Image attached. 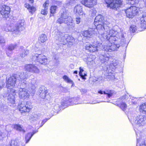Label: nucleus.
Returning a JSON list of instances; mask_svg holds the SVG:
<instances>
[{"instance_id":"nucleus-44","label":"nucleus","mask_w":146,"mask_h":146,"mask_svg":"<svg viewBox=\"0 0 146 146\" xmlns=\"http://www.w3.org/2000/svg\"><path fill=\"white\" fill-rule=\"evenodd\" d=\"M127 116L131 122L133 120H134L133 115V114H131L130 112H129L128 113Z\"/></svg>"},{"instance_id":"nucleus-10","label":"nucleus","mask_w":146,"mask_h":146,"mask_svg":"<svg viewBox=\"0 0 146 146\" xmlns=\"http://www.w3.org/2000/svg\"><path fill=\"white\" fill-rule=\"evenodd\" d=\"M135 125L136 127L143 126L146 125V116L138 115L134 120Z\"/></svg>"},{"instance_id":"nucleus-22","label":"nucleus","mask_w":146,"mask_h":146,"mask_svg":"<svg viewBox=\"0 0 146 146\" xmlns=\"http://www.w3.org/2000/svg\"><path fill=\"white\" fill-rule=\"evenodd\" d=\"M118 101L120 102H125L126 101L127 102L131 101L132 103L135 104L136 102L132 101V99H131V97L128 95H125L122 96L121 98L118 100Z\"/></svg>"},{"instance_id":"nucleus-27","label":"nucleus","mask_w":146,"mask_h":146,"mask_svg":"<svg viewBox=\"0 0 146 146\" xmlns=\"http://www.w3.org/2000/svg\"><path fill=\"white\" fill-rule=\"evenodd\" d=\"M40 115L39 114H33L30 115L29 119L31 122L37 121L40 118Z\"/></svg>"},{"instance_id":"nucleus-15","label":"nucleus","mask_w":146,"mask_h":146,"mask_svg":"<svg viewBox=\"0 0 146 146\" xmlns=\"http://www.w3.org/2000/svg\"><path fill=\"white\" fill-rule=\"evenodd\" d=\"M10 8L8 6L4 5L1 6L0 7V12L3 18H5L6 20H8Z\"/></svg>"},{"instance_id":"nucleus-29","label":"nucleus","mask_w":146,"mask_h":146,"mask_svg":"<svg viewBox=\"0 0 146 146\" xmlns=\"http://www.w3.org/2000/svg\"><path fill=\"white\" fill-rule=\"evenodd\" d=\"M16 44H12L9 45L8 47L7 50V51L6 54L9 56H10L12 53V51L14 50L16 47Z\"/></svg>"},{"instance_id":"nucleus-30","label":"nucleus","mask_w":146,"mask_h":146,"mask_svg":"<svg viewBox=\"0 0 146 146\" xmlns=\"http://www.w3.org/2000/svg\"><path fill=\"white\" fill-rule=\"evenodd\" d=\"M24 48L22 47L20 49V51L21 52L20 53V56L22 58L25 57L29 54V50L23 49Z\"/></svg>"},{"instance_id":"nucleus-20","label":"nucleus","mask_w":146,"mask_h":146,"mask_svg":"<svg viewBox=\"0 0 146 146\" xmlns=\"http://www.w3.org/2000/svg\"><path fill=\"white\" fill-rule=\"evenodd\" d=\"M18 108L21 113L29 112L31 108L30 106L29 107L27 105H25L21 104L18 106Z\"/></svg>"},{"instance_id":"nucleus-19","label":"nucleus","mask_w":146,"mask_h":146,"mask_svg":"<svg viewBox=\"0 0 146 146\" xmlns=\"http://www.w3.org/2000/svg\"><path fill=\"white\" fill-rule=\"evenodd\" d=\"M21 141L18 138L13 139L9 142L6 146H20Z\"/></svg>"},{"instance_id":"nucleus-51","label":"nucleus","mask_w":146,"mask_h":146,"mask_svg":"<svg viewBox=\"0 0 146 146\" xmlns=\"http://www.w3.org/2000/svg\"><path fill=\"white\" fill-rule=\"evenodd\" d=\"M80 76L83 79H85V77L87 76L86 73L84 72H83L82 73V74H80Z\"/></svg>"},{"instance_id":"nucleus-13","label":"nucleus","mask_w":146,"mask_h":146,"mask_svg":"<svg viewBox=\"0 0 146 146\" xmlns=\"http://www.w3.org/2000/svg\"><path fill=\"white\" fill-rule=\"evenodd\" d=\"M32 59L33 60L37 61L41 64H45L48 63L47 57L42 54H36L34 56Z\"/></svg>"},{"instance_id":"nucleus-62","label":"nucleus","mask_w":146,"mask_h":146,"mask_svg":"<svg viewBox=\"0 0 146 146\" xmlns=\"http://www.w3.org/2000/svg\"><path fill=\"white\" fill-rule=\"evenodd\" d=\"M69 83H70L72 84V86H74V84L72 81V82H70Z\"/></svg>"},{"instance_id":"nucleus-52","label":"nucleus","mask_w":146,"mask_h":146,"mask_svg":"<svg viewBox=\"0 0 146 146\" xmlns=\"http://www.w3.org/2000/svg\"><path fill=\"white\" fill-rule=\"evenodd\" d=\"M137 136V145L138 144H139V141H140V140H141V139L139 138V137H138V133H136Z\"/></svg>"},{"instance_id":"nucleus-11","label":"nucleus","mask_w":146,"mask_h":146,"mask_svg":"<svg viewBox=\"0 0 146 146\" xmlns=\"http://www.w3.org/2000/svg\"><path fill=\"white\" fill-rule=\"evenodd\" d=\"M79 98H67L65 100H63L61 102V105L63 107H65L68 105H73L78 104V102Z\"/></svg>"},{"instance_id":"nucleus-31","label":"nucleus","mask_w":146,"mask_h":146,"mask_svg":"<svg viewBox=\"0 0 146 146\" xmlns=\"http://www.w3.org/2000/svg\"><path fill=\"white\" fill-rule=\"evenodd\" d=\"M58 8V7L55 5H52L50 7V17L53 16L56 13Z\"/></svg>"},{"instance_id":"nucleus-8","label":"nucleus","mask_w":146,"mask_h":146,"mask_svg":"<svg viewBox=\"0 0 146 146\" xmlns=\"http://www.w3.org/2000/svg\"><path fill=\"white\" fill-rule=\"evenodd\" d=\"M125 11L128 17L133 18L138 13L139 9L135 6H131L125 10Z\"/></svg>"},{"instance_id":"nucleus-57","label":"nucleus","mask_w":146,"mask_h":146,"mask_svg":"<svg viewBox=\"0 0 146 146\" xmlns=\"http://www.w3.org/2000/svg\"><path fill=\"white\" fill-rule=\"evenodd\" d=\"M140 146H146V145L145 144L144 141H142V143L140 144Z\"/></svg>"},{"instance_id":"nucleus-60","label":"nucleus","mask_w":146,"mask_h":146,"mask_svg":"<svg viewBox=\"0 0 146 146\" xmlns=\"http://www.w3.org/2000/svg\"><path fill=\"white\" fill-rule=\"evenodd\" d=\"M59 108V105H56L54 106V109H56V110H58L59 109H58L57 108V107Z\"/></svg>"},{"instance_id":"nucleus-2","label":"nucleus","mask_w":146,"mask_h":146,"mask_svg":"<svg viewBox=\"0 0 146 146\" xmlns=\"http://www.w3.org/2000/svg\"><path fill=\"white\" fill-rule=\"evenodd\" d=\"M19 90V97L23 99H27L30 94H34L36 87V81L34 79L29 80L27 83L24 82L20 85Z\"/></svg>"},{"instance_id":"nucleus-38","label":"nucleus","mask_w":146,"mask_h":146,"mask_svg":"<svg viewBox=\"0 0 146 146\" xmlns=\"http://www.w3.org/2000/svg\"><path fill=\"white\" fill-rule=\"evenodd\" d=\"M117 106H119L123 111H125L127 107V104L124 102H121L120 104H117Z\"/></svg>"},{"instance_id":"nucleus-37","label":"nucleus","mask_w":146,"mask_h":146,"mask_svg":"<svg viewBox=\"0 0 146 146\" xmlns=\"http://www.w3.org/2000/svg\"><path fill=\"white\" fill-rule=\"evenodd\" d=\"M113 92L112 90H106L104 91V94L107 95V97L110 98L112 96Z\"/></svg>"},{"instance_id":"nucleus-21","label":"nucleus","mask_w":146,"mask_h":146,"mask_svg":"<svg viewBox=\"0 0 146 146\" xmlns=\"http://www.w3.org/2000/svg\"><path fill=\"white\" fill-rule=\"evenodd\" d=\"M14 74L17 75L16 78L17 80L21 82L23 81L27 76L26 73L23 72Z\"/></svg>"},{"instance_id":"nucleus-53","label":"nucleus","mask_w":146,"mask_h":146,"mask_svg":"<svg viewBox=\"0 0 146 146\" xmlns=\"http://www.w3.org/2000/svg\"><path fill=\"white\" fill-rule=\"evenodd\" d=\"M76 23L77 24H79L80 23L81 21V19L79 17H77L76 18Z\"/></svg>"},{"instance_id":"nucleus-3","label":"nucleus","mask_w":146,"mask_h":146,"mask_svg":"<svg viewBox=\"0 0 146 146\" xmlns=\"http://www.w3.org/2000/svg\"><path fill=\"white\" fill-rule=\"evenodd\" d=\"M126 34L125 33V34L124 35V37L125 39V41H123L121 40L120 39L117 37L116 35L113 37H114L115 40H114V39H111L110 40V37H109L108 39H107L106 44H108L106 45H104V50L107 52H111L112 51H115L117 50L119 47L120 46L119 44H116V43H113V41H115L117 40V38L118 39V41L120 42V44L121 45H124L126 44L125 36Z\"/></svg>"},{"instance_id":"nucleus-58","label":"nucleus","mask_w":146,"mask_h":146,"mask_svg":"<svg viewBox=\"0 0 146 146\" xmlns=\"http://www.w3.org/2000/svg\"><path fill=\"white\" fill-rule=\"evenodd\" d=\"M4 65L3 64H0V70H1L4 68Z\"/></svg>"},{"instance_id":"nucleus-61","label":"nucleus","mask_w":146,"mask_h":146,"mask_svg":"<svg viewBox=\"0 0 146 146\" xmlns=\"http://www.w3.org/2000/svg\"><path fill=\"white\" fill-rule=\"evenodd\" d=\"M29 3H33L34 2V0H29Z\"/></svg>"},{"instance_id":"nucleus-1","label":"nucleus","mask_w":146,"mask_h":146,"mask_svg":"<svg viewBox=\"0 0 146 146\" xmlns=\"http://www.w3.org/2000/svg\"><path fill=\"white\" fill-rule=\"evenodd\" d=\"M97 25L94 24L96 27V30L98 31V33L100 34L101 36L104 38L108 39H114L115 40L114 37H113L116 35V37L120 39L121 40L125 41V39L124 37L125 33L123 31H121L120 33H118L116 31L112 29L110 30L109 26H107L104 23L103 24L97 23Z\"/></svg>"},{"instance_id":"nucleus-47","label":"nucleus","mask_w":146,"mask_h":146,"mask_svg":"<svg viewBox=\"0 0 146 146\" xmlns=\"http://www.w3.org/2000/svg\"><path fill=\"white\" fill-rule=\"evenodd\" d=\"M48 8H44L42 9L41 11V13L44 15H46L48 13Z\"/></svg>"},{"instance_id":"nucleus-14","label":"nucleus","mask_w":146,"mask_h":146,"mask_svg":"<svg viewBox=\"0 0 146 146\" xmlns=\"http://www.w3.org/2000/svg\"><path fill=\"white\" fill-rule=\"evenodd\" d=\"M8 93L4 94L3 96L7 97V99L11 104L15 103V96L16 95V90L15 89L8 90Z\"/></svg>"},{"instance_id":"nucleus-42","label":"nucleus","mask_w":146,"mask_h":146,"mask_svg":"<svg viewBox=\"0 0 146 146\" xmlns=\"http://www.w3.org/2000/svg\"><path fill=\"white\" fill-rule=\"evenodd\" d=\"M137 30V27L135 25H131L130 28V30L133 33L135 32Z\"/></svg>"},{"instance_id":"nucleus-4","label":"nucleus","mask_w":146,"mask_h":146,"mask_svg":"<svg viewBox=\"0 0 146 146\" xmlns=\"http://www.w3.org/2000/svg\"><path fill=\"white\" fill-rule=\"evenodd\" d=\"M25 21L20 20L16 23L11 25H7L5 26L3 30L6 32L12 31L16 35H19L21 32L25 29Z\"/></svg>"},{"instance_id":"nucleus-41","label":"nucleus","mask_w":146,"mask_h":146,"mask_svg":"<svg viewBox=\"0 0 146 146\" xmlns=\"http://www.w3.org/2000/svg\"><path fill=\"white\" fill-rule=\"evenodd\" d=\"M72 21V20L70 22V21H68V23H66V24H67L70 29H73L74 28V27L75 24L73 23Z\"/></svg>"},{"instance_id":"nucleus-40","label":"nucleus","mask_w":146,"mask_h":146,"mask_svg":"<svg viewBox=\"0 0 146 146\" xmlns=\"http://www.w3.org/2000/svg\"><path fill=\"white\" fill-rule=\"evenodd\" d=\"M62 78L67 83H69L70 82H72V80L66 75H64Z\"/></svg>"},{"instance_id":"nucleus-17","label":"nucleus","mask_w":146,"mask_h":146,"mask_svg":"<svg viewBox=\"0 0 146 146\" xmlns=\"http://www.w3.org/2000/svg\"><path fill=\"white\" fill-rule=\"evenodd\" d=\"M99 44L97 42H94L92 44H87L86 46V49L90 52H94L98 50Z\"/></svg>"},{"instance_id":"nucleus-39","label":"nucleus","mask_w":146,"mask_h":146,"mask_svg":"<svg viewBox=\"0 0 146 146\" xmlns=\"http://www.w3.org/2000/svg\"><path fill=\"white\" fill-rule=\"evenodd\" d=\"M92 56V55H90L89 57L87 58L86 62L88 64H90L91 63V64L93 63V60H94V58Z\"/></svg>"},{"instance_id":"nucleus-49","label":"nucleus","mask_w":146,"mask_h":146,"mask_svg":"<svg viewBox=\"0 0 146 146\" xmlns=\"http://www.w3.org/2000/svg\"><path fill=\"white\" fill-rule=\"evenodd\" d=\"M7 108L6 106H4L2 103L0 104V110L1 111H4L5 109Z\"/></svg>"},{"instance_id":"nucleus-9","label":"nucleus","mask_w":146,"mask_h":146,"mask_svg":"<svg viewBox=\"0 0 146 146\" xmlns=\"http://www.w3.org/2000/svg\"><path fill=\"white\" fill-rule=\"evenodd\" d=\"M107 4L108 7L116 10L117 8L120 7L122 1L121 0H105Z\"/></svg>"},{"instance_id":"nucleus-46","label":"nucleus","mask_w":146,"mask_h":146,"mask_svg":"<svg viewBox=\"0 0 146 146\" xmlns=\"http://www.w3.org/2000/svg\"><path fill=\"white\" fill-rule=\"evenodd\" d=\"M5 81L4 80H0V90L2 89L5 85Z\"/></svg>"},{"instance_id":"nucleus-33","label":"nucleus","mask_w":146,"mask_h":146,"mask_svg":"<svg viewBox=\"0 0 146 146\" xmlns=\"http://www.w3.org/2000/svg\"><path fill=\"white\" fill-rule=\"evenodd\" d=\"M13 127L17 130L22 132L23 133L25 132V130L23 128V127L19 124H15L13 125Z\"/></svg>"},{"instance_id":"nucleus-59","label":"nucleus","mask_w":146,"mask_h":146,"mask_svg":"<svg viewBox=\"0 0 146 146\" xmlns=\"http://www.w3.org/2000/svg\"><path fill=\"white\" fill-rule=\"evenodd\" d=\"M98 93L100 94H102L104 93V91L102 90H100L98 92Z\"/></svg>"},{"instance_id":"nucleus-6","label":"nucleus","mask_w":146,"mask_h":146,"mask_svg":"<svg viewBox=\"0 0 146 146\" xmlns=\"http://www.w3.org/2000/svg\"><path fill=\"white\" fill-rule=\"evenodd\" d=\"M100 58L101 62L105 63L107 66H109L111 69H115L118 64V62L116 60H113L112 63H110L112 59L108 54H101L100 55Z\"/></svg>"},{"instance_id":"nucleus-7","label":"nucleus","mask_w":146,"mask_h":146,"mask_svg":"<svg viewBox=\"0 0 146 146\" xmlns=\"http://www.w3.org/2000/svg\"><path fill=\"white\" fill-rule=\"evenodd\" d=\"M72 20V18L70 16H68V13L66 11H63L61 12V15L60 18H59L57 20V22L60 24L62 23H68V21L71 22Z\"/></svg>"},{"instance_id":"nucleus-23","label":"nucleus","mask_w":146,"mask_h":146,"mask_svg":"<svg viewBox=\"0 0 146 146\" xmlns=\"http://www.w3.org/2000/svg\"><path fill=\"white\" fill-rule=\"evenodd\" d=\"M74 11L79 15H83L84 14V12L82 7L80 4L77 5L74 8Z\"/></svg>"},{"instance_id":"nucleus-28","label":"nucleus","mask_w":146,"mask_h":146,"mask_svg":"<svg viewBox=\"0 0 146 146\" xmlns=\"http://www.w3.org/2000/svg\"><path fill=\"white\" fill-rule=\"evenodd\" d=\"M36 132V131H33L32 133H28L27 134L25 137L26 143H27L29 142L32 137Z\"/></svg>"},{"instance_id":"nucleus-5","label":"nucleus","mask_w":146,"mask_h":146,"mask_svg":"<svg viewBox=\"0 0 146 146\" xmlns=\"http://www.w3.org/2000/svg\"><path fill=\"white\" fill-rule=\"evenodd\" d=\"M55 34L58 37V39L60 42H63L64 45L67 42L70 45H72L75 43V39L71 36L62 33L59 31H56Z\"/></svg>"},{"instance_id":"nucleus-48","label":"nucleus","mask_w":146,"mask_h":146,"mask_svg":"<svg viewBox=\"0 0 146 146\" xmlns=\"http://www.w3.org/2000/svg\"><path fill=\"white\" fill-rule=\"evenodd\" d=\"M6 136L5 133L0 132V140H3Z\"/></svg>"},{"instance_id":"nucleus-34","label":"nucleus","mask_w":146,"mask_h":146,"mask_svg":"<svg viewBox=\"0 0 146 146\" xmlns=\"http://www.w3.org/2000/svg\"><path fill=\"white\" fill-rule=\"evenodd\" d=\"M47 40V38L46 35L41 34L38 38L39 41L42 43H44Z\"/></svg>"},{"instance_id":"nucleus-56","label":"nucleus","mask_w":146,"mask_h":146,"mask_svg":"<svg viewBox=\"0 0 146 146\" xmlns=\"http://www.w3.org/2000/svg\"><path fill=\"white\" fill-rule=\"evenodd\" d=\"M80 91V92L82 93V94L85 93L87 91L85 89H81Z\"/></svg>"},{"instance_id":"nucleus-25","label":"nucleus","mask_w":146,"mask_h":146,"mask_svg":"<svg viewBox=\"0 0 146 146\" xmlns=\"http://www.w3.org/2000/svg\"><path fill=\"white\" fill-rule=\"evenodd\" d=\"M47 92L46 89L44 86H42L39 89V93L40 96L42 98H45Z\"/></svg>"},{"instance_id":"nucleus-45","label":"nucleus","mask_w":146,"mask_h":146,"mask_svg":"<svg viewBox=\"0 0 146 146\" xmlns=\"http://www.w3.org/2000/svg\"><path fill=\"white\" fill-rule=\"evenodd\" d=\"M76 0H67L66 1L67 5H71L76 3Z\"/></svg>"},{"instance_id":"nucleus-55","label":"nucleus","mask_w":146,"mask_h":146,"mask_svg":"<svg viewBox=\"0 0 146 146\" xmlns=\"http://www.w3.org/2000/svg\"><path fill=\"white\" fill-rule=\"evenodd\" d=\"M79 69L80 70V72H79V75L82 74V73L83 72H84V70L83 69V68H82L81 67H80Z\"/></svg>"},{"instance_id":"nucleus-36","label":"nucleus","mask_w":146,"mask_h":146,"mask_svg":"<svg viewBox=\"0 0 146 146\" xmlns=\"http://www.w3.org/2000/svg\"><path fill=\"white\" fill-rule=\"evenodd\" d=\"M139 111L141 112L145 113L146 112V102L143 104L139 106Z\"/></svg>"},{"instance_id":"nucleus-32","label":"nucleus","mask_w":146,"mask_h":146,"mask_svg":"<svg viewBox=\"0 0 146 146\" xmlns=\"http://www.w3.org/2000/svg\"><path fill=\"white\" fill-rule=\"evenodd\" d=\"M141 25L143 28H146V15H143L141 18Z\"/></svg>"},{"instance_id":"nucleus-35","label":"nucleus","mask_w":146,"mask_h":146,"mask_svg":"<svg viewBox=\"0 0 146 146\" xmlns=\"http://www.w3.org/2000/svg\"><path fill=\"white\" fill-rule=\"evenodd\" d=\"M25 7L27 8L29 11V12L31 13L35 12L36 10V9L33 7L31 6L28 3H26L25 4Z\"/></svg>"},{"instance_id":"nucleus-12","label":"nucleus","mask_w":146,"mask_h":146,"mask_svg":"<svg viewBox=\"0 0 146 146\" xmlns=\"http://www.w3.org/2000/svg\"><path fill=\"white\" fill-rule=\"evenodd\" d=\"M16 76L17 75L13 74L7 80L6 87L8 90L14 89L13 88L15 86V84L17 80Z\"/></svg>"},{"instance_id":"nucleus-43","label":"nucleus","mask_w":146,"mask_h":146,"mask_svg":"<svg viewBox=\"0 0 146 146\" xmlns=\"http://www.w3.org/2000/svg\"><path fill=\"white\" fill-rule=\"evenodd\" d=\"M5 39L2 36H0V46H3L5 43Z\"/></svg>"},{"instance_id":"nucleus-24","label":"nucleus","mask_w":146,"mask_h":146,"mask_svg":"<svg viewBox=\"0 0 146 146\" xmlns=\"http://www.w3.org/2000/svg\"><path fill=\"white\" fill-rule=\"evenodd\" d=\"M95 31L92 30H88L83 32V35L87 38H90L93 36L95 34Z\"/></svg>"},{"instance_id":"nucleus-50","label":"nucleus","mask_w":146,"mask_h":146,"mask_svg":"<svg viewBox=\"0 0 146 146\" xmlns=\"http://www.w3.org/2000/svg\"><path fill=\"white\" fill-rule=\"evenodd\" d=\"M49 1H46L43 4V7L44 8H48V7L49 4Z\"/></svg>"},{"instance_id":"nucleus-16","label":"nucleus","mask_w":146,"mask_h":146,"mask_svg":"<svg viewBox=\"0 0 146 146\" xmlns=\"http://www.w3.org/2000/svg\"><path fill=\"white\" fill-rule=\"evenodd\" d=\"M25 68L26 70L32 73H38L39 72V69L34 64L26 65Z\"/></svg>"},{"instance_id":"nucleus-63","label":"nucleus","mask_w":146,"mask_h":146,"mask_svg":"<svg viewBox=\"0 0 146 146\" xmlns=\"http://www.w3.org/2000/svg\"><path fill=\"white\" fill-rule=\"evenodd\" d=\"M77 73H78V72L77 71H75L74 72V74H77Z\"/></svg>"},{"instance_id":"nucleus-64","label":"nucleus","mask_w":146,"mask_h":146,"mask_svg":"<svg viewBox=\"0 0 146 146\" xmlns=\"http://www.w3.org/2000/svg\"><path fill=\"white\" fill-rule=\"evenodd\" d=\"M143 1L146 4V0H144Z\"/></svg>"},{"instance_id":"nucleus-54","label":"nucleus","mask_w":146,"mask_h":146,"mask_svg":"<svg viewBox=\"0 0 146 146\" xmlns=\"http://www.w3.org/2000/svg\"><path fill=\"white\" fill-rule=\"evenodd\" d=\"M47 120L48 119H44V120H43L42 121L40 127L42 126L44 124V123L47 121Z\"/></svg>"},{"instance_id":"nucleus-18","label":"nucleus","mask_w":146,"mask_h":146,"mask_svg":"<svg viewBox=\"0 0 146 146\" xmlns=\"http://www.w3.org/2000/svg\"><path fill=\"white\" fill-rule=\"evenodd\" d=\"M97 0H84L81 1L82 4L85 6L92 8L97 3Z\"/></svg>"},{"instance_id":"nucleus-26","label":"nucleus","mask_w":146,"mask_h":146,"mask_svg":"<svg viewBox=\"0 0 146 146\" xmlns=\"http://www.w3.org/2000/svg\"><path fill=\"white\" fill-rule=\"evenodd\" d=\"M103 19V18L102 15H98L95 17L94 24L97 25V23L103 24V23H104Z\"/></svg>"}]
</instances>
